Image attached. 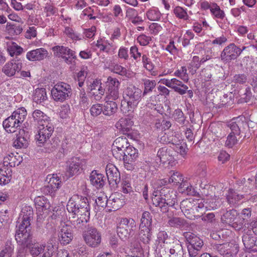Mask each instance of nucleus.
<instances>
[{
	"label": "nucleus",
	"instance_id": "nucleus-1",
	"mask_svg": "<svg viewBox=\"0 0 257 257\" xmlns=\"http://www.w3.org/2000/svg\"><path fill=\"white\" fill-rule=\"evenodd\" d=\"M33 216V210L31 207L23 208L17 221L18 229L15 234V239L18 243L16 257H28V248L34 245L31 226Z\"/></svg>",
	"mask_w": 257,
	"mask_h": 257
},
{
	"label": "nucleus",
	"instance_id": "nucleus-2",
	"mask_svg": "<svg viewBox=\"0 0 257 257\" xmlns=\"http://www.w3.org/2000/svg\"><path fill=\"white\" fill-rule=\"evenodd\" d=\"M67 209L72 213L70 221L76 228H82L89 219V202L85 197L73 195L67 203Z\"/></svg>",
	"mask_w": 257,
	"mask_h": 257
},
{
	"label": "nucleus",
	"instance_id": "nucleus-3",
	"mask_svg": "<svg viewBox=\"0 0 257 257\" xmlns=\"http://www.w3.org/2000/svg\"><path fill=\"white\" fill-rule=\"evenodd\" d=\"M143 96L142 90L134 85H130L124 91L123 101L121 102L120 108L124 112L133 111L137 106Z\"/></svg>",
	"mask_w": 257,
	"mask_h": 257
},
{
	"label": "nucleus",
	"instance_id": "nucleus-4",
	"mask_svg": "<svg viewBox=\"0 0 257 257\" xmlns=\"http://www.w3.org/2000/svg\"><path fill=\"white\" fill-rule=\"evenodd\" d=\"M184 215L189 219H195L202 216L204 204L201 200L192 198L183 200L180 205Z\"/></svg>",
	"mask_w": 257,
	"mask_h": 257
},
{
	"label": "nucleus",
	"instance_id": "nucleus-5",
	"mask_svg": "<svg viewBox=\"0 0 257 257\" xmlns=\"http://www.w3.org/2000/svg\"><path fill=\"white\" fill-rule=\"evenodd\" d=\"M51 94L55 101L63 102L71 95V86L63 82L58 83L52 89Z\"/></svg>",
	"mask_w": 257,
	"mask_h": 257
},
{
	"label": "nucleus",
	"instance_id": "nucleus-6",
	"mask_svg": "<svg viewBox=\"0 0 257 257\" xmlns=\"http://www.w3.org/2000/svg\"><path fill=\"white\" fill-rule=\"evenodd\" d=\"M184 235L188 243L187 246L189 256L195 257L198 254L203 245L201 239L191 232H185Z\"/></svg>",
	"mask_w": 257,
	"mask_h": 257
},
{
	"label": "nucleus",
	"instance_id": "nucleus-7",
	"mask_svg": "<svg viewBox=\"0 0 257 257\" xmlns=\"http://www.w3.org/2000/svg\"><path fill=\"white\" fill-rule=\"evenodd\" d=\"M160 199L157 194L155 195L152 199L153 205L158 207L163 213L168 212L169 207L175 208V204L177 202L176 196L173 192L162 200Z\"/></svg>",
	"mask_w": 257,
	"mask_h": 257
},
{
	"label": "nucleus",
	"instance_id": "nucleus-8",
	"mask_svg": "<svg viewBox=\"0 0 257 257\" xmlns=\"http://www.w3.org/2000/svg\"><path fill=\"white\" fill-rule=\"evenodd\" d=\"M221 220L222 223L231 226L236 230L239 231L242 228V219H240V217H238V213L235 209L227 211L222 216Z\"/></svg>",
	"mask_w": 257,
	"mask_h": 257
},
{
	"label": "nucleus",
	"instance_id": "nucleus-9",
	"mask_svg": "<svg viewBox=\"0 0 257 257\" xmlns=\"http://www.w3.org/2000/svg\"><path fill=\"white\" fill-rule=\"evenodd\" d=\"M213 248L223 257H234L239 250L238 244L234 242L215 244L213 245Z\"/></svg>",
	"mask_w": 257,
	"mask_h": 257
},
{
	"label": "nucleus",
	"instance_id": "nucleus-10",
	"mask_svg": "<svg viewBox=\"0 0 257 257\" xmlns=\"http://www.w3.org/2000/svg\"><path fill=\"white\" fill-rule=\"evenodd\" d=\"M160 257H184L183 249L181 243L178 241L173 243L172 248L162 246L159 249Z\"/></svg>",
	"mask_w": 257,
	"mask_h": 257
},
{
	"label": "nucleus",
	"instance_id": "nucleus-11",
	"mask_svg": "<svg viewBox=\"0 0 257 257\" xmlns=\"http://www.w3.org/2000/svg\"><path fill=\"white\" fill-rule=\"evenodd\" d=\"M52 49L56 56L63 58L68 64L72 63L73 60L76 58L75 52L68 47L56 46Z\"/></svg>",
	"mask_w": 257,
	"mask_h": 257
},
{
	"label": "nucleus",
	"instance_id": "nucleus-12",
	"mask_svg": "<svg viewBox=\"0 0 257 257\" xmlns=\"http://www.w3.org/2000/svg\"><path fill=\"white\" fill-rule=\"evenodd\" d=\"M240 51L239 47L234 43H231L225 47L221 54V59L224 62H230L236 59L240 55Z\"/></svg>",
	"mask_w": 257,
	"mask_h": 257
},
{
	"label": "nucleus",
	"instance_id": "nucleus-13",
	"mask_svg": "<svg viewBox=\"0 0 257 257\" xmlns=\"http://www.w3.org/2000/svg\"><path fill=\"white\" fill-rule=\"evenodd\" d=\"M73 238L72 227L65 222L61 224L58 231V239L61 244H69Z\"/></svg>",
	"mask_w": 257,
	"mask_h": 257
},
{
	"label": "nucleus",
	"instance_id": "nucleus-14",
	"mask_svg": "<svg viewBox=\"0 0 257 257\" xmlns=\"http://www.w3.org/2000/svg\"><path fill=\"white\" fill-rule=\"evenodd\" d=\"M124 203V196L121 193H112L108 198L107 210L109 212L117 210L123 206Z\"/></svg>",
	"mask_w": 257,
	"mask_h": 257
},
{
	"label": "nucleus",
	"instance_id": "nucleus-15",
	"mask_svg": "<svg viewBox=\"0 0 257 257\" xmlns=\"http://www.w3.org/2000/svg\"><path fill=\"white\" fill-rule=\"evenodd\" d=\"M85 242L90 246L96 247L101 242V235L97 230L93 227L89 228L84 235Z\"/></svg>",
	"mask_w": 257,
	"mask_h": 257
},
{
	"label": "nucleus",
	"instance_id": "nucleus-16",
	"mask_svg": "<svg viewBox=\"0 0 257 257\" xmlns=\"http://www.w3.org/2000/svg\"><path fill=\"white\" fill-rule=\"evenodd\" d=\"M22 67V63L20 60H12L7 63L3 68L2 71L9 77L19 75Z\"/></svg>",
	"mask_w": 257,
	"mask_h": 257
},
{
	"label": "nucleus",
	"instance_id": "nucleus-17",
	"mask_svg": "<svg viewBox=\"0 0 257 257\" xmlns=\"http://www.w3.org/2000/svg\"><path fill=\"white\" fill-rule=\"evenodd\" d=\"M82 168V161L78 157H72L66 162V175L71 177L77 174Z\"/></svg>",
	"mask_w": 257,
	"mask_h": 257
},
{
	"label": "nucleus",
	"instance_id": "nucleus-18",
	"mask_svg": "<svg viewBox=\"0 0 257 257\" xmlns=\"http://www.w3.org/2000/svg\"><path fill=\"white\" fill-rule=\"evenodd\" d=\"M247 126L245 117L242 116L234 118L228 124V126L230 127L231 131L230 134L237 136L240 135L241 130Z\"/></svg>",
	"mask_w": 257,
	"mask_h": 257
},
{
	"label": "nucleus",
	"instance_id": "nucleus-19",
	"mask_svg": "<svg viewBox=\"0 0 257 257\" xmlns=\"http://www.w3.org/2000/svg\"><path fill=\"white\" fill-rule=\"evenodd\" d=\"M174 152L171 149L163 147L158 150L156 161L157 163H165L167 162L170 163L174 159Z\"/></svg>",
	"mask_w": 257,
	"mask_h": 257
},
{
	"label": "nucleus",
	"instance_id": "nucleus-20",
	"mask_svg": "<svg viewBox=\"0 0 257 257\" xmlns=\"http://www.w3.org/2000/svg\"><path fill=\"white\" fill-rule=\"evenodd\" d=\"M107 179L110 183L113 182L117 184L120 180V173L117 168L113 164H108L105 168Z\"/></svg>",
	"mask_w": 257,
	"mask_h": 257
},
{
	"label": "nucleus",
	"instance_id": "nucleus-21",
	"mask_svg": "<svg viewBox=\"0 0 257 257\" xmlns=\"http://www.w3.org/2000/svg\"><path fill=\"white\" fill-rule=\"evenodd\" d=\"M48 54L47 51L44 48H38L27 52V58L30 61H41L46 58Z\"/></svg>",
	"mask_w": 257,
	"mask_h": 257
},
{
	"label": "nucleus",
	"instance_id": "nucleus-22",
	"mask_svg": "<svg viewBox=\"0 0 257 257\" xmlns=\"http://www.w3.org/2000/svg\"><path fill=\"white\" fill-rule=\"evenodd\" d=\"M89 179L91 184L97 189L102 188L105 184V177L96 170L91 172Z\"/></svg>",
	"mask_w": 257,
	"mask_h": 257
},
{
	"label": "nucleus",
	"instance_id": "nucleus-23",
	"mask_svg": "<svg viewBox=\"0 0 257 257\" xmlns=\"http://www.w3.org/2000/svg\"><path fill=\"white\" fill-rule=\"evenodd\" d=\"M3 125L5 130L10 133L15 132L20 127V123L12 115L4 120Z\"/></svg>",
	"mask_w": 257,
	"mask_h": 257
},
{
	"label": "nucleus",
	"instance_id": "nucleus-24",
	"mask_svg": "<svg viewBox=\"0 0 257 257\" xmlns=\"http://www.w3.org/2000/svg\"><path fill=\"white\" fill-rule=\"evenodd\" d=\"M133 125V121L131 119L127 117H122L116 123L115 126L122 134H125L130 131Z\"/></svg>",
	"mask_w": 257,
	"mask_h": 257
},
{
	"label": "nucleus",
	"instance_id": "nucleus-25",
	"mask_svg": "<svg viewBox=\"0 0 257 257\" xmlns=\"http://www.w3.org/2000/svg\"><path fill=\"white\" fill-rule=\"evenodd\" d=\"M244 233L242 236V242L245 248L250 249L255 245L256 238L253 235L252 229H244Z\"/></svg>",
	"mask_w": 257,
	"mask_h": 257
},
{
	"label": "nucleus",
	"instance_id": "nucleus-26",
	"mask_svg": "<svg viewBox=\"0 0 257 257\" xmlns=\"http://www.w3.org/2000/svg\"><path fill=\"white\" fill-rule=\"evenodd\" d=\"M22 161V159L19 156H15L14 154L11 153L4 157L3 164L4 166L14 167L18 166Z\"/></svg>",
	"mask_w": 257,
	"mask_h": 257
},
{
	"label": "nucleus",
	"instance_id": "nucleus-27",
	"mask_svg": "<svg viewBox=\"0 0 257 257\" xmlns=\"http://www.w3.org/2000/svg\"><path fill=\"white\" fill-rule=\"evenodd\" d=\"M124 154L123 160L130 162H135L138 157V150L130 145L125 150Z\"/></svg>",
	"mask_w": 257,
	"mask_h": 257
},
{
	"label": "nucleus",
	"instance_id": "nucleus-28",
	"mask_svg": "<svg viewBox=\"0 0 257 257\" xmlns=\"http://www.w3.org/2000/svg\"><path fill=\"white\" fill-rule=\"evenodd\" d=\"M117 109V105L112 100H107L104 104L103 113L105 115L110 116L116 112Z\"/></svg>",
	"mask_w": 257,
	"mask_h": 257
},
{
	"label": "nucleus",
	"instance_id": "nucleus-29",
	"mask_svg": "<svg viewBox=\"0 0 257 257\" xmlns=\"http://www.w3.org/2000/svg\"><path fill=\"white\" fill-rule=\"evenodd\" d=\"M119 225L134 234L136 227V223L132 218H124L121 219Z\"/></svg>",
	"mask_w": 257,
	"mask_h": 257
},
{
	"label": "nucleus",
	"instance_id": "nucleus-30",
	"mask_svg": "<svg viewBox=\"0 0 257 257\" xmlns=\"http://www.w3.org/2000/svg\"><path fill=\"white\" fill-rule=\"evenodd\" d=\"M47 98L46 89L44 88L35 89L33 96V99L37 104H40Z\"/></svg>",
	"mask_w": 257,
	"mask_h": 257
},
{
	"label": "nucleus",
	"instance_id": "nucleus-31",
	"mask_svg": "<svg viewBox=\"0 0 257 257\" xmlns=\"http://www.w3.org/2000/svg\"><path fill=\"white\" fill-rule=\"evenodd\" d=\"M100 84L98 81H94L90 86L91 93L95 95L96 100H99L104 93V89L101 87Z\"/></svg>",
	"mask_w": 257,
	"mask_h": 257
},
{
	"label": "nucleus",
	"instance_id": "nucleus-32",
	"mask_svg": "<svg viewBox=\"0 0 257 257\" xmlns=\"http://www.w3.org/2000/svg\"><path fill=\"white\" fill-rule=\"evenodd\" d=\"M34 202L36 206L46 211V213L51 210V204L44 197L38 196L35 198Z\"/></svg>",
	"mask_w": 257,
	"mask_h": 257
},
{
	"label": "nucleus",
	"instance_id": "nucleus-33",
	"mask_svg": "<svg viewBox=\"0 0 257 257\" xmlns=\"http://www.w3.org/2000/svg\"><path fill=\"white\" fill-rule=\"evenodd\" d=\"M138 237L145 244L149 243L151 240L152 232L151 229L147 228H140Z\"/></svg>",
	"mask_w": 257,
	"mask_h": 257
},
{
	"label": "nucleus",
	"instance_id": "nucleus-34",
	"mask_svg": "<svg viewBox=\"0 0 257 257\" xmlns=\"http://www.w3.org/2000/svg\"><path fill=\"white\" fill-rule=\"evenodd\" d=\"M172 85L171 88L181 95L185 94L188 88L187 85L176 78H172Z\"/></svg>",
	"mask_w": 257,
	"mask_h": 257
},
{
	"label": "nucleus",
	"instance_id": "nucleus-35",
	"mask_svg": "<svg viewBox=\"0 0 257 257\" xmlns=\"http://www.w3.org/2000/svg\"><path fill=\"white\" fill-rule=\"evenodd\" d=\"M130 146L126 138L118 137L115 139L112 145V149L124 151Z\"/></svg>",
	"mask_w": 257,
	"mask_h": 257
},
{
	"label": "nucleus",
	"instance_id": "nucleus-36",
	"mask_svg": "<svg viewBox=\"0 0 257 257\" xmlns=\"http://www.w3.org/2000/svg\"><path fill=\"white\" fill-rule=\"evenodd\" d=\"M152 216L148 211L144 212L141 219L140 228H147L152 229Z\"/></svg>",
	"mask_w": 257,
	"mask_h": 257
},
{
	"label": "nucleus",
	"instance_id": "nucleus-37",
	"mask_svg": "<svg viewBox=\"0 0 257 257\" xmlns=\"http://www.w3.org/2000/svg\"><path fill=\"white\" fill-rule=\"evenodd\" d=\"M243 196L239 195L232 189H230L226 199L228 203L230 205H234L237 204L242 199Z\"/></svg>",
	"mask_w": 257,
	"mask_h": 257
},
{
	"label": "nucleus",
	"instance_id": "nucleus-38",
	"mask_svg": "<svg viewBox=\"0 0 257 257\" xmlns=\"http://www.w3.org/2000/svg\"><path fill=\"white\" fill-rule=\"evenodd\" d=\"M168 224L171 227L176 228H181L187 225L186 220L177 217L170 218L168 221Z\"/></svg>",
	"mask_w": 257,
	"mask_h": 257
},
{
	"label": "nucleus",
	"instance_id": "nucleus-39",
	"mask_svg": "<svg viewBox=\"0 0 257 257\" xmlns=\"http://www.w3.org/2000/svg\"><path fill=\"white\" fill-rule=\"evenodd\" d=\"M172 116L174 119L180 125H185L188 122L186 120V117L180 109H176L174 110Z\"/></svg>",
	"mask_w": 257,
	"mask_h": 257
},
{
	"label": "nucleus",
	"instance_id": "nucleus-40",
	"mask_svg": "<svg viewBox=\"0 0 257 257\" xmlns=\"http://www.w3.org/2000/svg\"><path fill=\"white\" fill-rule=\"evenodd\" d=\"M7 50L11 56L19 55L23 52V49L15 42H11L7 45Z\"/></svg>",
	"mask_w": 257,
	"mask_h": 257
},
{
	"label": "nucleus",
	"instance_id": "nucleus-41",
	"mask_svg": "<svg viewBox=\"0 0 257 257\" xmlns=\"http://www.w3.org/2000/svg\"><path fill=\"white\" fill-rule=\"evenodd\" d=\"M27 114V111L24 107H21L16 110L12 115L21 124L24 121Z\"/></svg>",
	"mask_w": 257,
	"mask_h": 257
},
{
	"label": "nucleus",
	"instance_id": "nucleus-42",
	"mask_svg": "<svg viewBox=\"0 0 257 257\" xmlns=\"http://www.w3.org/2000/svg\"><path fill=\"white\" fill-rule=\"evenodd\" d=\"M161 140L166 144H171L175 146L179 145L180 142L179 137L176 136L175 133L172 135L168 134L163 136Z\"/></svg>",
	"mask_w": 257,
	"mask_h": 257
},
{
	"label": "nucleus",
	"instance_id": "nucleus-43",
	"mask_svg": "<svg viewBox=\"0 0 257 257\" xmlns=\"http://www.w3.org/2000/svg\"><path fill=\"white\" fill-rule=\"evenodd\" d=\"M44 123L39 125V131L46 135L51 136L54 131V127L50 120L43 121Z\"/></svg>",
	"mask_w": 257,
	"mask_h": 257
},
{
	"label": "nucleus",
	"instance_id": "nucleus-44",
	"mask_svg": "<svg viewBox=\"0 0 257 257\" xmlns=\"http://www.w3.org/2000/svg\"><path fill=\"white\" fill-rule=\"evenodd\" d=\"M33 117L35 121L37 122L39 125L43 123V121H48L50 120L49 117L45 114L42 111L37 109L33 113Z\"/></svg>",
	"mask_w": 257,
	"mask_h": 257
},
{
	"label": "nucleus",
	"instance_id": "nucleus-45",
	"mask_svg": "<svg viewBox=\"0 0 257 257\" xmlns=\"http://www.w3.org/2000/svg\"><path fill=\"white\" fill-rule=\"evenodd\" d=\"M143 81L144 85V90L142 93L143 96H144L153 91L156 85V82L155 80H150L147 79H143Z\"/></svg>",
	"mask_w": 257,
	"mask_h": 257
},
{
	"label": "nucleus",
	"instance_id": "nucleus-46",
	"mask_svg": "<svg viewBox=\"0 0 257 257\" xmlns=\"http://www.w3.org/2000/svg\"><path fill=\"white\" fill-rule=\"evenodd\" d=\"M14 249V245L11 242L7 241L4 248L0 252V257H12Z\"/></svg>",
	"mask_w": 257,
	"mask_h": 257
},
{
	"label": "nucleus",
	"instance_id": "nucleus-47",
	"mask_svg": "<svg viewBox=\"0 0 257 257\" xmlns=\"http://www.w3.org/2000/svg\"><path fill=\"white\" fill-rule=\"evenodd\" d=\"M6 29L9 33L12 35H19L23 31L22 27L18 24H8Z\"/></svg>",
	"mask_w": 257,
	"mask_h": 257
},
{
	"label": "nucleus",
	"instance_id": "nucleus-48",
	"mask_svg": "<svg viewBox=\"0 0 257 257\" xmlns=\"http://www.w3.org/2000/svg\"><path fill=\"white\" fill-rule=\"evenodd\" d=\"M210 12L217 19H223L225 17L224 11L216 3H212Z\"/></svg>",
	"mask_w": 257,
	"mask_h": 257
},
{
	"label": "nucleus",
	"instance_id": "nucleus-49",
	"mask_svg": "<svg viewBox=\"0 0 257 257\" xmlns=\"http://www.w3.org/2000/svg\"><path fill=\"white\" fill-rule=\"evenodd\" d=\"M146 16L149 20L155 21L160 20L161 14L157 9H152L147 11Z\"/></svg>",
	"mask_w": 257,
	"mask_h": 257
},
{
	"label": "nucleus",
	"instance_id": "nucleus-50",
	"mask_svg": "<svg viewBox=\"0 0 257 257\" xmlns=\"http://www.w3.org/2000/svg\"><path fill=\"white\" fill-rule=\"evenodd\" d=\"M59 141L56 140L52 139V141H50L49 139L46 143H44V146L46 151L48 152H53L55 150L59 145Z\"/></svg>",
	"mask_w": 257,
	"mask_h": 257
},
{
	"label": "nucleus",
	"instance_id": "nucleus-51",
	"mask_svg": "<svg viewBox=\"0 0 257 257\" xmlns=\"http://www.w3.org/2000/svg\"><path fill=\"white\" fill-rule=\"evenodd\" d=\"M14 146L18 148H26L27 147L28 142L27 139L22 136V135L19 136L17 139L14 142Z\"/></svg>",
	"mask_w": 257,
	"mask_h": 257
},
{
	"label": "nucleus",
	"instance_id": "nucleus-52",
	"mask_svg": "<svg viewBox=\"0 0 257 257\" xmlns=\"http://www.w3.org/2000/svg\"><path fill=\"white\" fill-rule=\"evenodd\" d=\"M117 233L119 238L123 240H127L133 234L128 230H126V229H125L119 225L117 227Z\"/></svg>",
	"mask_w": 257,
	"mask_h": 257
},
{
	"label": "nucleus",
	"instance_id": "nucleus-53",
	"mask_svg": "<svg viewBox=\"0 0 257 257\" xmlns=\"http://www.w3.org/2000/svg\"><path fill=\"white\" fill-rule=\"evenodd\" d=\"M174 14L179 19L187 20L188 19V16L186 11L183 9L182 7L177 6L174 9Z\"/></svg>",
	"mask_w": 257,
	"mask_h": 257
},
{
	"label": "nucleus",
	"instance_id": "nucleus-54",
	"mask_svg": "<svg viewBox=\"0 0 257 257\" xmlns=\"http://www.w3.org/2000/svg\"><path fill=\"white\" fill-rule=\"evenodd\" d=\"M119 96L118 88H108L106 98L108 100H116Z\"/></svg>",
	"mask_w": 257,
	"mask_h": 257
},
{
	"label": "nucleus",
	"instance_id": "nucleus-55",
	"mask_svg": "<svg viewBox=\"0 0 257 257\" xmlns=\"http://www.w3.org/2000/svg\"><path fill=\"white\" fill-rule=\"evenodd\" d=\"M61 182L57 175L53 174L52 176L49 178L48 184L50 185L51 188L55 189L57 190L60 187Z\"/></svg>",
	"mask_w": 257,
	"mask_h": 257
},
{
	"label": "nucleus",
	"instance_id": "nucleus-56",
	"mask_svg": "<svg viewBox=\"0 0 257 257\" xmlns=\"http://www.w3.org/2000/svg\"><path fill=\"white\" fill-rule=\"evenodd\" d=\"M174 74L176 76L180 77L185 82L188 81V75L187 73V69L185 66H182L180 69L177 70Z\"/></svg>",
	"mask_w": 257,
	"mask_h": 257
},
{
	"label": "nucleus",
	"instance_id": "nucleus-57",
	"mask_svg": "<svg viewBox=\"0 0 257 257\" xmlns=\"http://www.w3.org/2000/svg\"><path fill=\"white\" fill-rule=\"evenodd\" d=\"M221 202L219 197L215 195H214L212 198L207 199V202L209 204V207L212 209H217L220 206Z\"/></svg>",
	"mask_w": 257,
	"mask_h": 257
},
{
	"label": "nucleus",
	"instance_id": "nucleus-58",
	"mask_svg": "<svg viewBox=\"0 0 257 257\" xmlns=\"http://www.w3.org/2000/svg\"><path fill=\"white\" fill-rule=\"evenodd\" d=\"M51 136L38 131V133L35 136V139L38 143V145L41 146L42 145H44V143L48 141Z\"/></svg>",
	"mask_w": 257,
	"mask_h": 257
},
{
	"label": "nucleus",
	"instance_id": "nucleus-59",
	"mask_svg": "<svg viewBox=\"0 0 257 257\" xmlns=\"http://www.w3.org/2000/svg\"><path fill=\"white\" fill-rule=\"evenodd\" d=\"M183 181V176L179 172H174L169 179V183H173L174 184L178 185Z\"/></svg>",
	"mask_w": 257,
	"mask_h": 257
},
{
	"label": "nucleus",
	"instance_id": "nucleus-60",
	"mask_svg": "<svg viewBox=\"0 0 257 257\" xmlns=\"http://www.w3.org/2000/svg\"><path fill=\"white\" fill-rule=\"evenodd\" d=\"M122 192L123 193L130 194L134 193L132 187L131 186V182L127 179L122 180L121 183Z\"/></svg>",
	"mask_w": 257,
	"mask_h": 257
},
{
	"label": "nucleus",
	"instance_id": "nucleus-61",
	"mask_svg": "<svg viewBox=\"0 0 257 257\" xmlns=\"http://www.w3.org/2000/svg\"><path fill=\"white\" fill-rule=\"evenodd\" d=\"M142 62L144 67L149 71L151 72L154 68V65L151 60L147 55H143Z\"/></svg>",
	"mask_w": 257,
	"mask_h": 257
},
{
	"label": "nucleus",
	"instance_id": "nucleus-62",
	"mask_svg": "<svg viewBox=\"0 0 257 257\" xmlns=\"http://www.w3.org/2000/svg\"><path fill=\"white\" fill-rule=\"evenodd\" d=\"M251 214V210L250 208H244L242 210L241 212V217H240V219H242V220H241L242 228L243 227L244 223H245V221H247L250 218Z\"/></svg>",
	"mask_w": 257,
	"mask_h": 257
},
{
	"label": "nucleus",
	"instance_id": "nucleus-63",
	"mask_svg": "<svg viewBox=\"0 0 257 257\" xmlns=\"http://www.w3.org/2000/svg\"><path fill=\"white\" fill-rule=\"evenodd\" d=\"M90 112L93 116H97L103 112V107L102 105L100 104H96L93 105L90 109Z\"/></svg>",
	"mask_w": 257,
	"mask_h": 257
},
{
	"label": "nucleus",
	"instance_id": "nucleus-64",
	"mask_svg": "<svg viewBox=\"0 0 257 257\" xmlns=\"http://www.w3.org/2000/svg\"><path fill=\"white\" fill-rule=\"evenodd\" d=\"M237 135H234L230 134L228 136L227 140L225 142L226 146L229 148H232L235 144H237L238 140L236 137Z\"/></svg>",
	"mask_w": 257,
	"mask_h": 257
}]
</instances>
